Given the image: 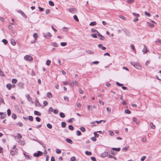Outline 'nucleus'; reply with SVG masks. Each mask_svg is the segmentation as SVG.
I'll use <instances>...</instances> for the list:
<instances>
[{"label":"nucleus","instance_id":"obj_1","mask_svg":"<svg viewBox=\"0 0 161 161\" xmlns=\"http://www.w3.org/2000/svg\"><path fill=\"white\" fill-rule=\"evenodd\" d=\"M130 64L138 69H141V66L138 63L131 62Z\"/></svg>","mask_w":161,"mask_h":161},{"label":"nucleus","instance_id":"obj_2","mask_svg":"<svg viewBox=\"0 0 161 161\" xmlns=\"http://www.w3.org/2000/svg\"><path fill=\"white\" fill-rule=\"evenodd\" d=\"M25 60L27 61H31L33 60V58L31 55H27L24 57Z\"/></svg>","mask_w":161,"mask_h":161},{"label":"nucleus","instance_id":"obj_3","mask_svg":"<svg viewBox=\"0 0 161 161\" xmlns=\"http://www.w3.org/2000/svg\"><path fill=\"white\" fill-rule=\"evenodd\" d=\"M43 154V153L40 151H38L37 153H35L33 156L35 157H38L41 156Z\"/></svg>","mask_w":161,"mask_h":161},{"label":"nucleus","instance_id":"obj_4","mask_svg":"<svg viewBox=\"0 0 161 161\" xmlns=\"http://www.w3.org/2000/svg\"><path fill=\"white\" fill-rule=\"evenodd\" d=\"M108 150H106L101 155V157H105L107 156H108Z\"/></svg>","mask_w":161,"mask_h":161},{"label":"nucleus","instance_id":"obj_5","mask_svg":"<svg viewBox=\"0 0 161 161\" xmlns=\"http://www.w3.org/2000/svg\"><path fill=\"white\" fill-rule=\"evenodd\" d=\"M43 36L44 37L46 38L47 39H48L52 36L51 34L49 33L48 32L47 33H46V34H45L44 33L43 34Z\"/></svg>","mask_w":161,"mask_h":161},{"label":"nucleus","instance_id":"obj_6","mask_svg":"<svg viewBox=\"0 0 161 161\" xmlns=\"http://www.w3.org/2000/svg\"><path fill=\"white\" fill-rule=\"evenodd\" d=\"M69 11L71 13L75 14L76 13V10L75 8H69Z\"/></svg>","mask_w":161,"mask_h":161},{"label":"nucleus","instance_id":"obj_7","mask_svg":"<svg viewBox=\"0 0 161 161\" xmlns=\"http://www.w3.org/2000/svg\"><path fill=\"white\" fill-rule=\"evenodd\" d=\"M22 137L21 135L20 134H18V136H17V139H18V140L17 141V142L19 143H20L22 144L23 145V142L21 141H20V140L19 139L20 138H21Z\"/></svg>","mask_w":161,"mask_h":161},{"label":"nucleus","instance_id":"obj_8","mask_svg":"<svg viewBox=\"0 0 161 161\" xmlns=\"http://www.w3.org/2000/svg\"><path fill=\"white\" fill-rule=\"evenodd\" d=\"M122 31L125 32V34L127 36H129L130 35V33L129 31L126 28H124Z\"/></svg>","mask_w":161,"mask_h":161},{"label":"nucleus","instance_id":"obj_9","mask_svg":"<svg viewBox=\"0 0 161 161\" xmlns=\"http://www.w3.org/2000/svg\"><path fill=\"white\" fill-rule=\"evenodd\" d=\"M18 12L20 13L24 18H26L27 16L25 15L23 12L21 10H19L18 11Z\"/></svg>","mask_w":161,"mask_h":161},{"label":"nucleus","instance_id":"obj_10","mask_svg":"<svg viewBox=\"0 0 161 161\" xmlns=\"http://www.w3.org/2000/svg\"><path fill=\"white\" fill-rule=\"evenodd\" d=\"M16 153H17L16 149H14V150L12 149L11 151L10 154L14 156Z\"/></svg>","mask_w":161,"mask_h":161},{"label":"nucleus","instance_id":"obj_11","mask_svg":"<svg viewBox=\"0 0 161 161\" xmlns=\"http://www.w3.org/2000/svg\"><path fill=\"white\" fill-rule=\"evenodd\" d=\"M98 47L101 49H102L103 50H105L106 49V48L105 47L103 46V45L102 44H99L98 45Z\"/></svg>","mask_w":161,"mask_h":161},{"label":"nucleus","instance_id":"obj_12","mask_svg":"<svg viewBox=\"0 0 161 161\" xmlns=\"http://www.w3.org/2000/svg\"><path fill=\"white\" fill-rule=\"evenodd\" d=\"M144 48L142 50V52H143V54H144L147 53L148 51L147 50L146 46L145 45H144Z\"/></svg>","mask_w":161,"mask_h":161},{"label":"nucleus","instance_id":"obj_13","mask_svg":"<svg viewBox=\"0 0 161 161\" xmlns=\"http://www.w3.org/2000/svg\"><path fill=\"white\" fill-rule=\"evenodd\" d=\"M102 121H103L104 122H106V121L103 120H100L99 121H95L94 122H92L91 123V124H94L95 122H96L97 124H100Z\"/></svg>","mask_w":161,"mask_h":161},{"label":"nucleus","instance_id":"obj_14","mask_svg":"<svg viewBox=\"0 0 161 161\" xmlns=\"http://www.w3.org/2000/svg\"><path fill=\"white\" fill-rule=\"evenodd\" d=\"M24 154L26 158H27L28 159H31L32 157L26 154L25 153H24Z\"/></svg>","mask_w":161,"mask_h":161},{"label":"nucleus","instance_id":"obj_15","mask_svg":"<svg viewBox=\"0 0 161 161\" xmlns=\"http://www.w3.org/2000/svg\"><path fill=\"white\" fill-rule=\"evenodd\" d=\"M35 102L36 105V106H38L39 107L41 106V104L39 103L37 99L36 100Z\"/></svg>","mask_w":161,"mask_h":161},{"label":"nucleus","instance_id":"obj_16","mask_svg":"<svg viewBox=\"0 0 161 161\" xmlns=\"http://www.w3.org/2000/svg\"><path fill=\"white\" fill-rule=\"evenodd\" d=\"M98 37L99 39L100 40H104L105 39V37L102 35L101 34L99 36H98Z\"/></svg>","mask_w":161,"mask_h":161},{"label":"nucleus","instance_id":"obj_17","mask_svg":"<svg viewBox=\"0 0 161 161\" xmlns=\"http://www.w3.org/2000/svg\"><path fill=\"white\" fill-rule=\"evenodd\" d=\"M112 150H114L115 151H119L120 150V148L119 147L116 148L114 147H113L112 148Z\"/></svg>","mask_w":161,"mask_h":161},{"label":"nucleus","instance_id":"obj_18","mask_svg":"<svg viewBox=\"0 0 161 161\" xmlns=\"http://www.w3.org/2000/svg\"><path fill=\"white\" fill-rule=\"evenodd\" d=\"M66 141L70 144H72L73 143V142L72 141V140L70 139L69 138H67L66 139Z\"/></svg>","mask_w":161,"mask_h":161},{"label":"nucleus","instance_id":"obj_19","mask_svg":"<svg viewBox=\"0 0 161 161\" xmlns=\"http://www.w3.org/2000/svg\"><path fill=\"white\" fill-rule=\"evenodd\" d=\"M34 113L35 115L39 116H40L41 114V113L37 111H35Z\"/></svg>","mask_w":161,"mask_h":161},{"label":"nucleus","instance_id":"obj_20","mask_svg":"<svg viewBox=\"0 0 161 161\" xmlns=\"http://www.w3.org/2000/svg\"><path fill=\"white\" fill-rule=\"evenodd\" d=\"M150 127L153 129H154L155 128V126L154 125L152 122L150 123Z\"/></svg>","mask_w":161,"mask_h":161},{"label":"nucleus","instance_id":"obj_21","mask_svg":"<svg viewBox=\"0 0 161 161\" xmlns=\"http://www.w3.org/2000/svg\"><path fill=\"white\" fill-rule=\"evenodd\" d=\"M11 42L12 45L14 46L16 44V42L15 41L14 39L11 40Z\"/></svg>","mask_w":161,"mask_h":161},{"label":"nucleus","instance_id":"obj_22","mask_svg":"<svg viewBox=\"0 0 161 161\" xmlns=\"http://www.w3.org/2000/svg\"><path fill=\"white\" fill-rule=\"evenodd\" d=\"M59 115L62 118H64L65 117L64 114L63 112H60L59 113Z\"/></svg>","mask_w":161,"mask_h":161},{"label":"nucleus","instance_id":"obj_23","mask_svg":"<svg viewBox=\"0 0 161 161\" xmlns=\"http://www.w3.org/2000/svg\"><path fill=\"white\" fill-rule=\"evenodd\" d=\"M66 123L64 122H62L61 123V126L63 128H64L66 127Z\"/></svg>","mask_w":161,"mask_h":161},{"label":"nucleus","instance_id":"obj_24","mask_svg":"<svg viewBox=\"0 0 161 161\" xmlns=\"http://www.w3.org/2000/svg\"><path fill=\"white\" fill-rule=\"evenodd\" d=\"M6 87L9 90H10L11 89L12 86L10 84H8L6 85Z\"/></svg>","mask_w":161,"mask_h":161},{"label":"nucleus","instance_id":"obj_25","mask_svg":"<svg viewBox=\"0 0 161 161\" xmlns=\"http://www.w3.org/2000/svg\"><path fill=\"white\" fill-rule=\"evenodd\" d=\"M86 52L88 54H92L94 53L92 51L90 50H86Z\"/></svg>","mask_w":161,"mask_h":161},{"label":"nucleus","instance_id":"obj_26","mask_svg":"<svg viewBox=\"0 0 161 161\" xmlns=\"http://www.w3.org/2000/svg\"><path fill=\"white\" fill-rule=\"evenodd\" d=\"M47 97L48 98H50L52 97V94H51V92H48L47 93Z\"/></svg>","mask_w":161,"mask_h":161},{"label":"nucleus","instance_id":"obj_27","mask_svg":"<svg viewBox=\"0 0 161 161\" xmlns=\"http://www.w3.org/2000/svg\"><path fill=\"white\" fill-rule=\"evenodd\" d=\"M53 111V108L52 107H50L48 110V113L51 114Z\"/></svg>","mask_w":161,"mask_h":161},{"label":"nucleus","instance_id":"obj_28","mask_svg":"<svg viewBox=\"0 0 161 161\" xmlns=\"http://www.w3.org/2000/svg\"><path fill=\"white\" fill-rule=\"evenodd\" d=\"M73 18L76 21H79V20L77 17V16L76 15H75L74 16Z\"/></svg>","mask_w":161,"mask_h":161},{"label":"nucleus","instance_id":"obj_29","mask_svg":"<svg viewBox=\"0 0 161 161\" xmlns=\"http://www.w3.org/2000/svg\"><path fill=\"white\" fill-rule=\"evenodd\" d=\"M85 154L87 155H92V153L91 152L86 151L85 152Z\"/></svg>","mask_w":161,"mask_h":161},{"label":"nucleus","instance_id":"obj_30","mask_svg":"<svg viewBox=\"0 0 161 161\" xmlns=\"http://www.w3.org/2000/svg\"><path fill=\"white\" fill-rule=\"evenodd\" d=\"M96 25V23L94 21V22H92L90 23L89 24L90 25V26H94L95 25Z\"/></svg>","mask_w":161,"mask_h":161},{"label":"nucleus","instance_id":"obj_31","mask_svg":"<svg viewBox=\"0 0 161 161\" xmlns=\"http://www.w3.org/2000/svg\"><path fill=\"white\" fill-rule=\"evenodd\" d=\"M68 128H69V129L70 130H73L74 129V128L73 126L72 125H69V126Z\"/></svg>","mask_w":161,"mask_h":161},{"label":"nucleus","instance_id":"obj_32","mask_svg":"<svg viewBox=\"0 0 161 161\" xmlns=\"http://www.w3.org/2000/svg\"><path fill=\"white\" fill-rule=\"evenodd\" d=\"M67 43L66 42H61L60 43V45L63 47L66 46L67 45Z\"/></svg>","mask_w":161,"mask_h":161},{"label":"nucleus","instance_id":"obj_33","mask_svg":"<svg viewBox=\"0 0 161 161\" xmlns=\"http://www.w3.org/2000/svg\"><path fill=\"white\" fill-rule=\"evenodd\" d=\"M110 153L113 155H114L116 153V152L112 149L110 151Z\"/></svg>","mask_w":161,"mask_h":161},{"label":"nucleus","instance_id":"obj_34","mask_svg":"<svg viewBox=\"0 0 161 161\" xmlns=\"http://www.w3.org/2000/svg\"><path fill=\"white\" fill-rule=\"evenodd\" d=\"M17 82V80L15 79H13L12 80V82L13 84H15Z\"/></svg>","mask_w":161,"mask_h":161},{"label":"nucleus","instance_id":"obj_35","mask_svg":"<svg viewBox=\"0 0 161 161\" xmlns=\"http://www.w3.org/2000/svg\"><path fill=\"white\" fill-rule=\"evenodd\" d=\"M2 42L4 43V44L5 45L7 44L8 43V41L5 39H3Z\"/></svg>","mask_w":161,"mask_h":161},{"label":"nucleus","instance_id":"obj_36","mask_svg":"<svg viewBox=\"0 0 161 161\" xmlns=\"http://www.w3.org/2000/svg\"><path fill=\"white\" fill-rule=\"evenodd\" d=\"M51 63V61L49 60H48L46 61V64L47 65L49 66L50 65Z\"/></svg>","mask_w":161,"mask_h":161},{"label":"nucleus","instance_id":"obj_37","mask_svg":"<svg viewBox=\"0 0 161 161\" xmlns=\"http://www.w3.org/2000/svg\"><path fill=\"white\" fill-rule=\"evenodd\" d=\"M28 119L31 121H32L33 120V117L32 116H30L28 117Z\"/></svg>","mask_w":161,"mask_h":161},{"label":"nucleus","instance_id":"obj_38","mask_svg":"<svg viewBox=\"0 0 161 161\" xmlns=\"http://www.w3.org/2000/svg\"><path fill=\"white\" fill-rule=\"evenodd\" d=\"M76 134L77 136H80L81 135V132L79 130H77L76 131Z\"/></svg>","mask_w":161,"mask_h":161},{"label":"nucleus","instance_id":"obj_39","mask_svg":"<svg viewBox=\"0 0 161 161\" xmlns=\"http://www.w3.org/2000/svg\"><path fill=\"white\" fill-rule=\"evenodd\" d=\"M125 112L126 114H130L131 113V111L128 109L125 110Z\"/></svg>","mask_w":161,"mask_h":161},{"label":"nucleus","instance_id":"obj_40","mask_svg":"<svg viewBox=\"0 0 161 161\" xmlns=\"http://www.w3.org/2000/svg\"><path fill=\"white\" fill-rule=\"evenodd\" d=\"M7 112L8 116H10L11 114V112L10 109H8L7 110Z\"/></svg>","mask_w":161,"mask_h":161},{"label":"nucleus","instance_id":"obj_41","mask_svg":"<svg viewBox=\"0 0 161 161\" xmlns=\"http://www.w3.org/2000/svg\"><path fill=\"white\" fill-rule=\"evenodd\" d=\"M49 4L51 6H53L54 5V3L53 2L51 1H49Z\"/></svg>","mask_w":161,"mask_h":161},{"label":"nucleus","instance_id":"obj_42","mask_svg":"<svg viewBox=\"0 0 161 161\" xmlns=\"http://www.w3.org/2000/svg\"><path fill=\"white\" fill-rule=\"evenodd\" d=\"M33 36V37L35 38V40L38 37V35H37V33H34Z\"/></svg>","mask_w":161,"mask_h":161},{"label":"nucleus","instance_id":"obj_43","mask_svg":"<svg viewBox=\"0 0 161 161\" xmlns=\"http://www.w3.org/2000/svg\"><path fill=\"white\" fill-rule=\"evenodd\" d=\"M47 127L49 129H51L52 127V125L48 123L47 125Z\"/></svg>","mask_w":161,"mask_h":161},{"label":"nucleus","instance_id":"obj_44","mask_svg":"<svg viewBox=\"0 0 161 161\" xmlns=\"http://www.w3.org/2000/svg\"><path fill=\"white\" fill-rule=\"evenodd\" d=\"M90 35H91V36H92L93 37L95 38H96L97 37V36L96 35V34H91Z\"/></svg>","mask_w":161,"mask_h":161},{"label":"nucleus","instance_id":"obj_45","mask_svg":"<svg viewBox=\"0 0 161 161\" xmlns=\"http://www.w3.org/2000/svg\"><path fill=\"white\" fill-rule=\"evenodd\" d=\"M80 130L83 132L85 131V129L83 127H81L80 128Z\"/></svg>","mask_w":161,"mask_h":161},{"label":"nucleus","instance_id":"obj_46","mask_svg":"<svg viewBox=\"0 0 161 161\" xmlns=\"http://www.w3.org/2000/svg\"><path fill=\"white\" fill-rule=\"evenodd\" d=\"M116 84L118 86H121L123 85V84L119 83L118 82H116Z\"/></svg>","mask_w":161,"mask_h":161},{"label":"nucleus","instance_id":"obj_47","mask_svg":"<svg viewBox=\"0 0 161 161\" xmlns=\"http://www.w3.org/2000/svg\"><path fill=\"white\" fill-rule=\"evenodd\" d=\"M12 117L14 119H15L16 118V116L14 114H12Z\"/></svg>","mask_w":161,"mask_h":161},{"label":"nucleus","instance_id":"obj_48","mask_svg":"<svg viewBox=\"0 0 161 161\" xmlns=\"http://www.w3.org/2000/svg\"><path fill=\"white\" fill-rule=\"evenodd\" d=\"M132 14L134 16L136 17H138L139 16V15L138 14H136L135 13H133Z\"/></svg>","mask_w":161,"mask_h":161},{"label":"nucleus","instance_id":"obj_49","mask_svg":"<svg viewBox=\"0 0 161 161\" xmlns=\"http://www.w3.org/2000/svg\"><path fill=\"white\" fill-rule=\"evenodd\" d=\"M145 15L146 16H148V17H150L151 16V14L150 13H148L147 12L145 11Z\"/></svg>","mask_w":161,"mask_h":161},{"label":"nucleus","instance_id":"obj_50","mask_svg":"<svg viewBox=\"0 0 161 161\" xmlns=\"http://www.w3.org/2000/svg\"><path fill=\"white\" fill-rule=\"evenodd\" d=\"M56 153L58 154H60L61 152V151L58 148H57L56 149Z\"/></svg>","mask_w":161,"mask_h":161},{"label":"nucleus","instance_id":"obj_51","mask_svg":"<svg viewBox=\"0 0 161 161\" xmlns=\"http://www.w3.org/2000/svg\"><path fill=\"white\" fill-rule=\"evenodd\" d=\"M58 110L57 109H55L53 110V113L54 114H57L58 113Z\"/></svg>","mask_w":161,"mask_h":161},{"label":"nucleus","instance_id":"obj_52","mask_svg":"<svg viewBox=\"0 0 161 161\" xmlns=\"http://www.w3.org/2000/svg\"><path fill=\"white\" fill-rule=\"evenodd\" d=\"M36 120L37 121L39 122L41 121V119L38 117H37L36 118Z\"/></svg>","mask_w":161,"mask_h":161},{"label":"nucleus","instance_id":"obj_53","mask_svg":"<svg viewBox=\"0 0 161 161\" xmlns=\"http://www.w3.org/2000/svg\"><path fill=\"white\" fill-rule=\"evenodd\" d=\"M97 132H94V136L96 138V137H99V135L97 134Z\"/></svg>","mask_w":161,"mask_h":161},{"label":"nucleus","instance_id":"obj_54","mask_svg":"<svg viewBox=\"0 0 161 161\" xmlns=\"http://www.w3.org/2000/svg\"><path fill=\"white\" fill-rule=\"evenodd\" d=\"M134 1V0H127V2L128 3L130 4L133 3Z\"/></svg>","mask_w":161,"mask_h":161},{"label":"nucleus","instance_id":"obj_55","mask_svg":"<svg viewBox=\"0 0 161 161\" xmlns=\"http://www.w3.org/2000/svg\"><path fill=\"white\" fill-rule=\"evenodd\" d=\"M38 8L40 11L41 12H42L44 10V9L43 8L40 7V6L38 7Z\"/></svg>","mask_w":161,"mask_h":161},{"label":"nucleus","instance_id":"obj_56","mask_svg":"<svg viewBox=\"0 0 161 161\" xmlns=\"http://www.w3.org/2000/svg\"><path fill=\"white\" fill-rule=\"evenodd\" d=\"M87 108L88 110H91L92 109V106L90 105H88L87 106Z\"/></svg>","mask_w":161,"mask_h":161},{"label":"nucleus","instance_id":"obj_57","mask_svg":"<svg viewBox=\"0 0 161 161\" xmlns=\"http://www.w3.org/2000/svg\"><path fill=\"white\" fill-rule=\"evenodd\" d=\"M147 23L149 24V26L151 28H153L154 27V25L153 24L151 23Z\"/></svg>","mask_w":161,"mask_h":161},{"label":"nucleus","instance_id":"obj_58","mask_svg":"<svg viewBox=\"0 0 161 161\" xmlns=\"http://www.w3.org/2000/svg\"><path fill=\"white\" fill-rule=\"evenodd\" d=\"M52 45L55 47H57L58 46V44L56 43H52Z\"/></svg>","mask_w":161,"mask_h":161},{"label":"nucleus","instance_id":"obj_59","mask_svg":"<svg viewBox=\"0 0 161 161\" xmlns=\"http://www.w3.org/2000/svg\"><path fill=\"white\" fill-rule=\"evenodd\" d=\"M0 75L1 76H4V75L3 72L0 69Z\"/></svg>","mask_w":161,"mask_h":161},{"label":"nucleus","instance_id":"obj_60","mask_svg":"<svg viewBox=\"0 0 161 161\" xmlns=\"http://www.w3.org/2000/svg\"><path fill=\"white\" fill-rule=\"evenodd\" d=\"M26 97L27 98V99L29 101H30L29 100L30 98L31 99V98L30 97V95L29 94H26Z\"/></svg>","mask_w":161,"mask_h":161},{"label":"nucleus","instance_id":"obj_61","mask_svg":"<svg viewBox=\"0 0 161 161\" xmlns=\"http://www.w3.org/2000/svg\"><path fill=\"white\" fill-rule=\"evenodd\" d=\"M108 132L110 135L111 136H113L114 135V133L111 130H109Z\"/></svg>","mask_w":161,"mask_h":161},{"label":"nucleus","instance_id":"obj_62","mask_svg":"<svg viewBox=\"0 0 161 161\" xmlns=\"http://www.w3.org/2000/svg\"><path fill=\"white\" fill-rule=\"evenodd\" d=\"M91 139L93 141H95L97 140L95 136L91 137Z\"/></svg>","mask_w":161,"mask_h":161},{"label":"nucleus","instance_id":"obj_63","mask_svg":"<svg viewBox=\"0 0 161 161\" xmlns=\"http://www.w3.org/2000/svg\"><path fill=\"white\" fill-rule=\"evenodd\" d=\"M43 103L45 106H46L48 104V103L47 101H43Z\"/></svg>","mask_w":161,"mask_h":161},{"label":"nucleus","instance_id":"obj_64","mask_svg":"<svg viewBox=\"0 0 161 161\" xmlns=\"http://www.w3.org/2000/svg\"><path fill=\"white\" fill-rule=\"evenodd\" d=\"M91 159L92 161H97L95 158L94 157H91Z\"/></svg>","mask_w":161,"mask_h":161}]
</instances>
